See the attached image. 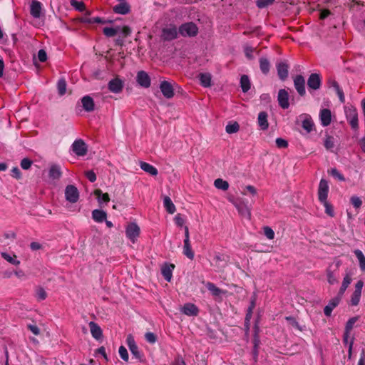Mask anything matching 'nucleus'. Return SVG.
Returning a JSON list of instances; mask_svg holds the SVG:
<instances>
[{
	"label": "nucleus",
	"instance_id": "obj_32",
	"mask_svg": "<svg viewBox=\"0 0 365 365\" xmlns=\"http://www.w3.org/2000/svg\"><path fill=\"white\" fill-rule=\"evenodd\" d=\"M94 195L96 196L99 203L108 202L110 200L108 194L103 193L99 189L94 191Z\"/></svg>",
	"mask_w": 365,
	"mask_h": 365
},
{
	"label": "nucleus",
	"instance_id": "obj_29",
	"mask_svg": "<svg viewBox=\"0 0 365 365\" xmlns=\"http://www.w3.org/2000/svg\"><path fill=\"white\" fill-rule=\"evenodd\" d=\"M359 264V268L361 272L365 273V256L360 250H355L354 251Z\"/></svg>",
	"mask_w": 365,
	"mask_h": 365
},
{
	"label": "nucleus",
	"instance_id": "obj_47",
	"mask_svg": "<svg viewBox=\"0 0 365 365\" xmlns=\"http://www.w3.org/2000/svg\"><path fill=\"white\" fill-rule=\"evenodd\" d=\"M321 203L323 204V205L325 207L326 214H327L329 216L331 217H334V210L331 204H330L327 200L325 202H322Z\"/></svg>",
	"mask_w": 365,
	"mask_h": 365
},
{
	"label": "nucleus",
	"instance_id": "obj_30",
	"mask_svg": "<svg viewBox=\"0 0 365 365\" xmlns=\"http://www.w3.org/2000/svg\"><path fill=\"white\" fill-rule=\"evenodd\" d=\"M259 68L264 74H267L269 71L270 63L267 58L262 57L259 58Z\"/></svg>",
	"mask_w": 365,
	"mask_h": 365
},
{
	"label": "nucleus",
	"instance_id": "obj_33",
	"mask_svg": "<svg viewBox=\"0 0 365 365\" xmlns=\"http://www.w3.org/2000/svg\"><path fill=\"white\" fill-rule=\"evenodd\" d=\"M214 185L216 188L226 191L229 188V183L227 181L224 180L221 178H217L214 181Z\"/></svg>",
	"mask_w": 365,
	"mask_h": 365
},
{
	"label": "nucleus",
	"instance_id": "obj_23",
	"mask_svg": "<svg viewBox=\"0 0 365 365\" xmlns=\"http://www.w3.org/2000/svg\"><path fill=\"white\" fill-rule=\"evenodd\" d=\"M81 103L83 108L87 112H91L94 109V101L93 98L88 96L82 98Z\"/></svg>",
	"mask_w": 365,
	"mask_h": 365
},
{
	"label": "nucleus",
	"instance_id": "obj_54",
	"mask_svg": "<svg viewBox=\"0 0 365 365\" xmlns=\"http://www.w3.org/2000/svg\"><path fill=\"white\" fill-rule=\"evenodd\" d=\"M264 234L269 240H273L274 238V232L273 230L269 227H264Z\"/></svg>",
	"mask_w": 365,
	"mask_h": 365
},
{
	"label": "nucleus",
	"instance_id": "obj_22",
	"mask_svg": "<svg viewBox=\"0 0 365 365\" xmlns=\"http://www.w3.org/2000/svg\"><path fill=\"white\" fill-rule=\"evenodd\" d=\"M182 253L185 256H186L188 259L192 260L195 257V254L191 247L190 241L187 240H183V250Z\"/></svg>",
	"mask_w": 365,
	"mask_h": 365
},
{
	"label": "nucleus",
	"instance_id": "obj_52",
	"mask_svg": "<svg viewBox=\"0 0 365 365\" xmlns=\"http://www.w3.org/2000/svg\"><path fill=\"white\" fill-rule=\"evenodd\" d=\"M275 0H257V6L258 8H264L272 4Z\"/></svg>",
	"mask_w": 365,
	"mask_h": 365
},
{
	"label": "nucleus",
	"instance_id": "obj_3",
	"mask_svg": "<svg viewBox=\"0 0 365 365\" xmlns=\"http://www.w3.org/2000/svg\"><path fill=\"white\" fill-rule=\"evenodd\" d=\"M140 232V229L135 222H130L125 227V235L132 243H135L137 241Z\"/></svg>",
	"mask_w": 365,
	"mask_h": 365
},
{
	"label": "nucleus",
	"instance_id": "obj_28",
	"mask_svg": "<svg viewBox=\"0 0 365 365\" xmlns=\"http://www.w3.org/2000/svg\"><path fill=\"white\" fill-rule=\"evenodd\" d=\"M163 205L168 213L173 214L176 211L175 205L173 204L170 197L165 196L163 198Z\"/></svg>",
	"mask_w": 365,
	"mask_h": 365
},
{
	"label": "nucleus",
	"instance_id": "obj_51",
	"mask_svg": "<svg viewBox=\"0 0 365 365\" xmlns=\"http://www.w3.org/2000/svg\"><path fill=\"white\" fill-rule=\"evenodd\" d=\"M118 353H119V355L120 356V358L124 360L125 361H128V351L127 349H125V347H124L123 346H120L119 347V350H118Z\"/></svg>",
	"mask_w": 365,
	"mask_h": 365
},
{
	"label": "nucleus",
	"instance_id": "obj_1",
	"mask_svg": "<svg viewBox=\"0 0 365 365\" xmlns=\"http://www.w3.org/2000/svg\"><path fill=\"white\" fill-rule=\"evenodd\" d=\"M179 29L176 25L170 24L162 29L160 38L163 41H170L178 38Z\"/></svg>",
	"mask_w": 365,
	"mask_h": 365
},
{
	"label": "nucleus",
	"instance_id": "obj_18",
	"mask_svg": "<svg viewBox=\"0 0 365 365\" xmlns=\"http://www.w3.org/2000/svg\"><path fill=\"white\" fill-rule=\"evenodd\" d=\"M277 70L279 78L284 81L288 76V65L284 62L278 63Z\"/></svg>",
	"mask_w": 365,
	"mask_h": 365
},
{
	"label": "nucleus",
	"instance_id": "obj_14",
	"mask_svg": "<svg viewBox=\"0 0 365 365\" xmlns=\"http://www.w3.org/2000/svg\"><path fill=\"white\" fill-rule=\"evenodd\" d=\"M279 105L284 109L287 108L289 103V93L285 89H280L278 92Z\"/></svg>",
	"mask_w": 365,
	"mask_h": 365
},
{
	"label": "nucleus",
	"instance_id": "obj_45",
	"mask_svg": "<svg viewBox=\"0 0 365 365\" xmlns=\"http://www.w3.org/2000/svg\"><path fill=\"white\" fill-rule=\"evenodd\" d=\"M36 297L38 301H42L46 299L47 293L43 287H38L36 289Z\"/></svg>",
	"mask_w": 365,
	"mask_h": 365
},
{
	"label": "nucleus",
	"instance_id": "obj_35",
	"mask_svg": "<svg viewBox=\"0 0 365 365\" xmlns=\"http://www.w3.org/2000/svg\"><path fill=\"white\" fill-rule=\"evenodd\" d=\"M302 128L306 130L307 133H309L314 128V123L311 118H307L302 121Z\"/></svg>",
	"mask_w": 365,
	"mask_h": 365
},
{
	"label": "nucleus",
	"instance_id": "obj_61",
	"mask_svg": "<svg viewBox=\"0 0 365 365\" xmlns=\"http://www.w3.org/2000/svg\"><path fill=\"white\" fill-rule=\"evenodd\" d=\"M86 176L88 178V180L91 182H93L96 180V173L93 170H88L86 172Z\"/></svg>",
	"mask_w": 365,
	"mask_h": 365
},
{
	"label": "nucleus",
	"instance_id": "obj_19",
	"mask_svg": "<svg viewBox=\"0 0 365 365\" xmlns=\"http://www.w3.org/2000/svg\"><path fill=\"white\" fill-rule=\"evenodd\" d=\"M113 11L115 14H127L130 11V6L125 1H123V2L121 1V3H120L119 4L113 6Z\"/></svg>",
	"mask_w": 365,
	"mask_h": 365
},
{
	"label": "nucleus",
	"instance_id": "obj_62",
	"mask_svg": "<svg viewBox=\"0 0 365 365\" xmlns=\"http://www.w3.org/2000/svg\"><path fill=\"white\" fill-rule=\"evenodd\" d=\"M38 58L41 62H45L47 60V54L46 52L41 49L38 52Z\"/></svg>",
	"mask_w": 365,
	"mask_h": 365
},
{
	"label": "nucleus",
	"instance_id": "obj_24",
	"mask_svg": "<svg viewBox=\"0 0 365 365\" xmlns=\"http://www.w3.org/2000/svg\"><path fill=\"white\" fill-rule=\"evenodd\" d=\"M331 266L330 265L326 270V274L327 281L329 284H334L338 282V279L336 277V270L332 269Z\"/></svg>",
	"mask_w": 365,
	"mask_h": 365
},
{
	"label": "nucleus",
	"instance_id": "obj_50",
	"mask_svg": "<svg viewBox=\"0 0 365 365\" xmlns=\"http://www.w3.org/2000/svg\"><path fill=\"white\" fill-rule=\"evenodd\" d=\"M330 174L331 175V176L336 178L339 181H345V178L344 177V175L341 173H339V170L336 168H331L330 170Z\"/></svg>",
	"mask_w": 365,
	"mask_h": 365
},
{
	"label": "nucleus",
	"instance_id": "obj_12",
	"mask_svg": "<svg viewBox=\"0 0 365 365\" xmlns=\"http://www.w3.org/2000/svg\"><path fill=\"white\" fill-rule=\"evenodd\" d=\"M160 88L163 96L167 98H171L174 96V91L170 83L164 81L161 82Z\"/></svg>",
	"mask_w": 365,
	"mask_h": 365
},
{
	"label": "nucleus",
	"instance_id": "obj_48",
	"mask_svg": "<svg viewBox=\"0 0 365 365\" xmlns=\"http://www.w3.org/2000/svg\"><path fill=\"white\" fill-rule=\"evenodd\" d=\"M351 277L352 272L350 270H346L341 285L348 287L352 281Z\"/></svg>",
	"mask_w": 365,
	"mask_h": 365
},
{
	"label": "nucleus",
	"instance_id": "obj_46",
	"mask_svg": "<svg viewBox=\"0 0 365 365\" xmlns=\"http://www.w3.org/2000/svg\"><path fill=\"white\" fill-rule=\"evenodd\" d=\"M258 124L262 130H267L269 126L267 115H258Z\"/></svg>",
	"mask_w": 365,
	"mask_h": 365
},
{
	"label": "nucleus",
	"instance_id": "obj_10",
	"mask_svg": "<svg viewBox=\"0 0 365 365\" xmlns=\"http://www.w3.org/2000/svg\"><path fill=\"white\" fill-rule=\"evenodd\" d=\"M294 85L299 95L304 96L306 93L304 78L302 75L296 76L294 78Z\"/></svg>",
	"mask_w": 365,
	"mask_h": 365
},
{
	"label": "nucleus",
	"instance_id": "obj_40",
	"mask_svg": "<svg viewBox=\"0 0 365 365\" xmlns=\"http://www.w3.org/2000/svg\"><path fill=\"white\" fill-rule=\"evenodd\" d=\"M200 81L202 86L209 87L211 85V76L208 73H200Z\"/></svg>",
	"mask_w": 365,
	"mask_h": 365
},
{
	"label": "nucleus",
	"instance_id": "obj_63",
	"mask_svg": "<svg viewBox=\"0 0 365 365\" xmlns=\"http://www.w3.org/2000/svg\"><path fill=\"white\" fill-rule=\"evenodd\" d=\"M11 175H12V177H14L16 179H20L21 177V173L20 170L17 167L13 168L11 170Z\"/></svg>",
	"mask_w": 365,
	"mask_h": 365
},
{
	"label": "nucleus",
	"instance_id": "obj_15",
	"mask_svg": "<svg viewBox=\"0 0 365 365\" xmlns=\"http://www.w3.org/2000/svg\"><path fill=\"white\" fill-rule=\"evenodd\" d=\"M181 312L187 316H197L199 312L198 308L192 303L185 304L180 309Z\"/></svg>",
	"mask_w": 365,
	"mask_h": 365
},
{
	"label": "nucleus",
	"instance_id": "obj_38",
	"mask_svg": "<svg viewBox=\"0 0 365 365\" xmlns=\"http://www.w3.org/2000/svg\"><path fill=\"white\" fill-rule=\"evenodd\" d=\"M61 176L60 168L58 165H52L49 170V177L52 179H58Z\"/></svg>",
	"mask_w": 365,
	"mask_h": 365
},
{
	"label": "nucleus",
	"instance_id": "obj_58",
	"mask_svg": "<svg viewBox=\"0 0 365 365\" xmlns=\"http://www.w3.org/2000/svg\"><path fill=\"white\" fill-rule=\"evenodd\" d=\"M174 221L179 227H182L185 223V219L182 217L181 214L176 215L174 218Z\"/></svg>",
	"mask_w": 365,
	"mask_h": 365
},
{
	"label": "nucleus",
	"instance_id": "obj_11",
	"mask_svg": "<svg viewBox=\"0 0 365 365\" xmlns=\"http://www.w3.org/2000/svg\"><path fill=\"white\" fill-rule=\"evenodd\" d=\"M138 83L144 88H148L150 86V78L148 74L144 71H138L136 76Z\"/></svg>",
	"mask_w": 365,
	"mask_h": 365
},
{
	"label": "nucleus",
	"instance_id": "obj_37",
	"mask_svg": "<svg viewBox=\"0 0 365 365\" xmlns=\"http://www.w3.org/2000/svg\"><path fill=\"white\" fill-rule=\"evenodd\" d=\"M206 287L215 297L219 296L223 293L222 289L218 288L215 284L212 282H207Z\"/></svg>",
	"mask_w": 365,
	"mask_h": 365
},
{
	"label": "nucleus",
	"instance_id": "obj_20",
	"mask_svg": "<svg viewBox=\"0 0 365 365\" xmlns=\"http://www.w3.org/2000/svg\"><path fill=\"white\" fill-rule=\"evenodd\" d=\"M175 268V265L173 264H165L161 269V272L167 282H170L173 277V270Z\"/></svg>",
	"mask_w": 365,
	"mask_h": 365
},
{
	"label": "nucleus",
	"instance_id": "obj_9",
	"mask_svg": "<svg viewBox=\"0 0 365 365\" xmlns=\"http://www.w3.org/2000/svg\"><path fill=\"white\" fill-rule=\"evenodd\" d=\"M124 86L123 81L118 77H115L108 82V88L109 91L114 93H119L122 91Z\"/></svg>",
	"mask_w": 365,
	"mask_h": 365
},
{
	"label": "nucleus",
	"instance_id": "obj_26",
	"mask_svg": "<svg viewBox=\"0 0 365 365\" xmlns=\"http://www.w3.org/2000/svg\"><path fill=\"white\" fill-rule=\"evenodd\" d=\"M140 167L143 171L149 173L153 176H155L158 173L157 168L148 163L140 162Z\"/></svg>",
	"mask_w": 365,
	"mask_h": 365
},
{
	"label": "nucleus",
	"instance_id": "obj_41",
	"mask_svg": "<svg viewBox=\"0 0 365 365\" xmlns=\"http://www.w3.org/2000/svg\"><path fill=\"white\" fill-rule=\"evenodd\" d=\"M66 81L64 78H60L57 83L58 93L60 96H63L66 91Z\"/></svg>",
	"mask_w": 365,
	"mask_h": 365
},
{
	"label": "nucleus",
	"instance_id": "obj_39",
	"mask_svg": "<svg viewBox=\"0 0 365 365\" xmlns=\"http://www.w3.org/2000/svg\"><path fill=\"white\" fill-rule=\"evenodd\" d=\"M324 145L327 150L333 152L335 145L334 138L332 136L327 135L324 139Z\"/></svg>",
	"mask_w": 365,
	"mask_h": 365
},
{
	"label": "nucleus",
	"instance_id": "obj_31",
	"mask_svg": "<svg viewBox=\"0 0 365 365\" xmlns=\"http://www.w3.org/2000/svg\"><path fill=\"white\" fill-rule=\"evenodd\" d=\"M240 129V125L236 121H230L227 123L225 128V130L229 134H232L238 132Z\"/></svg>",
	"mask_w": 365,
	"mask_h": 365
},
{
	"label": "nucleus",
	"instance_id": "obj_59",
	"mask_svg": "<svg viewBox=\"0 0 365 365\" xmlns=\"http://www.w3.org/2000/svg\"><path fill=\"white\" fill-rule=\"evenodd\" d=\"M130 352L132 353V354L136 358V359H141V354L140 352L138 350V347L137 345H135V346H133V347H130Z\"/></svg>",
	"mask_w": 365,
	"mask_h": 365
},
{
	"label": "nucleus",
	"instance_id": "obj_60",
	"mask_svg": "<svg viewBox=\"0 0 365 365\" xmlns=\"http://www.w3.org/2000/svg\"><path fill=\"white\" fill-rule=\"evenodd\" d=\"M331 116L332 115H320L322 124L324 126L329 125L331 121Z\"/></svg>",
	"mask_w": 365,
	"mask_h": 365
},
{
	"label": "nucleus",
	"instance_id": "obj_8",
	"mask_svg": "<svg viewBox=\"0 0 365 365\" xmlns=\"http://www.w3.org/2000/svg\"><path fill=\"white\" fill-rule=\"evenodd\" d=\"M322 83L321 76L319 74L314 73H312L307 80V86L309 90H318Z\"/></svg>",
	"mask_w": 365,
	"mask_h": 365
},
{
	"label": "nucleus",
	"instance_id": "obj_53",
	"mask_svg": "<svg viewBox=\"0 0 365 365\" xmlns=\"http://www.w3.org/2000/svg\"><path fill=\"white\" fill-rule=\"evenodd\" d=\"M350 201L352 205L356 209L359 208L362 205L361 200L357 196H352Z\"/></svg>",
	"mask_w": 365,
	"mask_h": 365
},
{
	"label": "nucleus",
	"instance_id": "obj_16",
	"mask_svg": "<svg viewBox=\"0 0 365 365\" xmlns=\"http://www.w3.org/2000/svg\"><path fill=\"white\" fill-rule=\"evenodd\" d=\"M328 85L329 88H334L335 91L336 92L338 97L341 103H344L345 101V96L342 89L340 88L339 83L332 78L329 79Z\"/></svg>",
	"mask_w": 365,
	"mask_h": 365
},
{
	"label": "nucleus",
	"instance_id": "obj_36",
	"mask_svg": "<svg viewBox=\"0 0 365 365\" xmlns=\"http://www.w3.org/2000/svg\"><path fill=\"white\" fill-rule=\"evenodd\" d=\"M1 255L5 260H6L8 262H9L11 264H14V265L20 264V261L16 259L17 257H16V255H13L12 256H11L10 255H9L6 252H1Z\"/></svg>",
	"mask_w": 365,
	"mask_h": 365
},
{
	"label": "nucleus",
	"instance_id": "obj_21",
	"mask_svg": "<svg viewBox=\"0 0 365 365\" xmlns=\"http://www.w3.org/2000/svg\"><path fill=\"white\" fill-rule=\"evenodd\" d=\"M41 12V4L39 1L34 0L31 4L30 13L34 18H39Z\"/></svg>",
	"mask_w": 365,
	"mask_h": 365
},
{
	"label": "nucleus",
	"instance_id": "obj_64",
	"mask_svg": "<svg viewBox=\"0 0 365 365\" xmlns=\"http://www.w3.org/2000/svg\"><path fill=\"white\" fill-rule=\"evenodd\" d=\"M171 365H186V364L181 356H178L175 357Z\"/></svg>",
	"mask_w": 365,
	"mask_h": 365
},
{
	"label": "nucleus",
	"instance_id": "obj_56",
	"mask_svg": "<svg viewBox=\"0 0 365 365\" xmlns=\"http://www.w3.org/2000/svg\"><path fill=\"white\" fill-rule=\"evenodd\" d=\"M31 165H32V161L29 158H24L21 161V167L24 170L29 169L31 168Z\"/></svg>",
	"mask_w": 365,
	"mask_h": 365
},
{
	"label": "nucleus",
	"instance_id": "obj_4",
	"mask_svg": "<svg viewBox=\"0 0 365 365\" xmlns=\"http://www.w3.org/2000/svg\"><path fill=\"white\" fill-rule=\"evenodd\" d=\"M329 191V183L327 180L321 179L318 187V199L320 202L327 200Z\"/></svg>",
	"mask_w": 365,
	"mask_h": 365
},
{
	"label": "nucleus",
	"instance_id": "obj_17",
	"mask_svg": "<svg viewBox=\"0 0 365 365\" xmlns=\"http://www.w3.org/2000/svg\"><path fill=\"white\" fill-rule=\"evenodd\" d=\"M92 336L96 339H100L103 336L101 328L94 322L88 324Z\"/></svg>",
	"mask_w": 365,
	"mask_h": 365
},
{
	"label": "nucleus",
	"instance_id": "obj_49",
	"mask_svg": "<svg viewBox=\"0 0 365 365\" xmlns=\"http://www.w3.org/2000/svg\"><path fill=\"white\" fill-rule=\"evenodd\" d=\"M357 320L358 317H356L350 318L346 324L344 331H346V333H351V331L353 329L354 324L356 322Z\"/></svg>",
	"mask_w": 365,
	"mask_h": 365
},
{
	"label": "nucleus",
	"instance_id": "obj_25",
	"mask_svg": "<svg viewBox=\"0 0 365 365\" xmlns=\"http://www.w3.org/2000/svg\"><path fill=\"white\" fill-rule=\"evenodd\" d=\"M340 299L336 297L332 299L329 304L324 307V313L326 316L329 317L333 309L339 304Z\"/></svg>",
	"mask_w": 365,
	"mask_h": 365
},
{
	"label": "nucleus",
	"instance_id": "obj_44",
	"mask_svg": "<svg viewBox=\"0 0 365 365\" xmlns=\"http://www.w3.org/2000/svg\"><path fill=\"white\" fill-rule=\"evenodd\" d=\"M119 29H120L119 27H117V28L105 27L103 30V33L107 37H113L118 34Z\"/></svg>",
	"mask_w": 365,
	"mask_h": 365
},
{
	"label": "nucleus",
	"instance_id": "obj_57",
	"mask_svg": "<svg viewBox=\"0 0 365 365\" xmlns=\"http://www.w3.org/2000/svg\"><path fill=\"white\" fill-rule=\"evenodd\" d=\"M145 340L150 344H154L157 339L156 336L153 332H147L145 334Z\"/></svg>",
	"mask_w": 365,
	"mask_h": 365
},
{
	"label": "nucleus",
	"instance_id": "obj_27",
	"mask_svg": "<svg viewBox=\"0 0 365 365\" xmlns=\"http://www.w3.org/2000/svg\"><path fill=\"white\" fill-rule=\"evenodd\" d=\"M106 212L101 210H94L92 212V217L97 222H102L106 220Z\"/></svg>",
	"mask_w": 365,
	"mask_h": 365
},
{
	"label": "nucleus",
	"instance_id": "obj_43",
	"mask_svg": "<svg viewBox=\"0 0 365 365\" xmlns=\"http://www.w3.org/2000/svg\"><path fill=\"white\" fill-rule=\"evenodd\" d=\"M71 5L78 11H86V5L83 1H78L77 0H70Z\"/></svg>",
	"mask_w": 365,
	"mask_h": 365
},
{
	"label": "nucleus",
	"instance_id": "obj_34",
	"mask_svg": "<svg viewBox=\"0 0 365 365\" xmlns=\"http://www.w3.org/2000/svg\"><path fill=\"white\" fill-rule=\"evenodd\" d=\"M240 86L244 93L247 92L250 89V81L247 75L241 76Z\"/></svg>",
	"mask_w": 365,
	"mask_h": 365
},
{
	"label": "nucleus",
	"instance_id": "obj_5",
	"mask_svg": "<svg viewBox=\"0 0 365 365\" xmlns=\"http://www.w3.org/2000/svg\"><path fill=\"white\" fill-rule=\"evenodd\" d=\"M71 150L78 156H84L87 153L88 147L82 139H77L73 143Z\"/></svg>",
	"mask_w": 365,
	"mask_h": 365
},
{
	"label": "nucleus",
	"instance_id": "obj_7",
	"mask_svg": "<svg viewBox=\"0 0 365 365\" xmlns=\"http://www.w3.org/2000/svg\"><path fill=\"white\" fill-rule=\"evenodd\" d=\"M65 197L67 201L75 203L78 200L79 192L76 187L72 185L66 186L65 190Z\"/></svg>",
	"mask_w": 365,
	"mask_h": 365
},
{
	"label": "nucleus",
	"instance_id": "obj_13",
	"mask_svg": "<svg viewBox=\"0 0 365 365\" xmlns=\"http://www.w3.org/2000/svg\"><path fill=\"white\" fill-rule=\"evenodd\" d=\"M235 207L237 208L239 214L245 218L250 219L251 212L250 209L248 206L242 202H235L234 203Z\"/></svg>",
	"mask_w": 365,
	"mask_h": 365
},
{
	"label": "nucleus",
	"instance_id": "obj_2",
	"mask_svg": "<svg viewBox=\"0 0 365 365\" xmlns=\"http://www.w3.org/2000/svg\"><path fill=\"white\" fill-rule=\"evenodd\" d=\"M179 34L183 37H194L198 34V27L193 22L184 23L179 27Z\"/></svg>",
	"mask_w": 365,
	"mask_h": 365
},
{
	"label": "nucleus",
	"instance_id": "obj_6",
	"mask_svg": "<svg viewBox=\"0 0 365 365\" xmlns=\"http://www.w3.org/2000/svg\"><path fill=\"white\" fill-rule=\"evenodd\" d=\"M364 283L362 280H359L354 286V291L351 294L350 303L352 306H357L360 302L361 291Z\"/></svg>",
	"mask_w": 365,
	"mask_h": 365
},
{
	"label": "nucleus",
	"instance_id": "obj_42",
	"mask_svg": "<svg viewBox=\"0 0 365 365\" xmlns=\"http://www.w3.org/2000/svg\"><path fill=\"white\" fill-rule=\"evenodd\" d=\"M85 22H87L88 24H93V23H98V24H111L113 23L112 20H104L101 17H94V18H85L84 19Z\"/></svg>",
	"mask_w": 365,
	"mask_h": 365
},
{
	"label": "nucleus",
	"instance_id": "obj_55",
	"mask_svg": "<svg viewBox=\"0 0 365 365\" xmlns=\"http://www.w3.org/2000/svg\"><path fill=\"white\" fill-rule=\"evenodd\" d=\"M276 145L279 148H286L288 146V142L281 138H278L276 139Z\"/></svg>",
	"mask_w": 365,
	"mask_h": 365
}]
</instances>
